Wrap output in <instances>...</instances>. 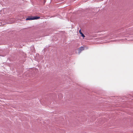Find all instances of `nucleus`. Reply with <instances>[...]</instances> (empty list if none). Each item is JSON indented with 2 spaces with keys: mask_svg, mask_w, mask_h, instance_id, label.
Instances as JSON below:
<instances>
[{
  "mask_svg": "<svg viewBox=\"0 0 133 133\" xmlns=\"http://www.w3.org/2000/svg\"><path fill=\"white\" fill-rule=\"evenodd\" d=\"M32 20L37 19L40 18V17L38 16H35L32 17Z\"/></svg>",
  "mask_w": 133,
  "mask_h": 133,
  "instance_id": "2",
  "label": "nucleus"
},
{
  "mask_svg": "<svg viewBox=\"0 0 133 133\" xmlns=\"http://www.w3.org/2000/svg\"><path fill=\"white\" fill-rule=\"evenodd\" d=\"M84 49V47L83 46H81L80 47L79 49V53L80 52L82 51Z\"/></svg>",
  "mask_w": 133,
  "mask_h": 133,
  "instance_id": "1",
  "label": "nucleus"
},
{
  "mask_svg": "<svg viewBox=\"0 0 133 133\" xmlns=\"http://www.w3.org/2000/svg\"><path fill=\"white\" fill-rule=\"evenodd\" d=\"M32 20V18L28 17L26 19V20Z\"/></svg>",
  "mask_w": 133,
  "mask_h": 133,
  "instance_id": "4",
  "label": "nucleus"
},
{
  "mask_svg": "<svg viewBox=\"0 0 133 133\" xmlns=\"http://www.w3.org/2000/svg\"><path fill=\"white\" fill-rule=\"evenodd\" d=\"M79 33L82 36L83 38H84L85 37V35H84V34L81 32V29L79 30Z\"/></svg>",
  "mask_w": 133,
  "mask_h": 133,
  "instance_id": "3",
  "label": "nucleus"
}]
</instances>
